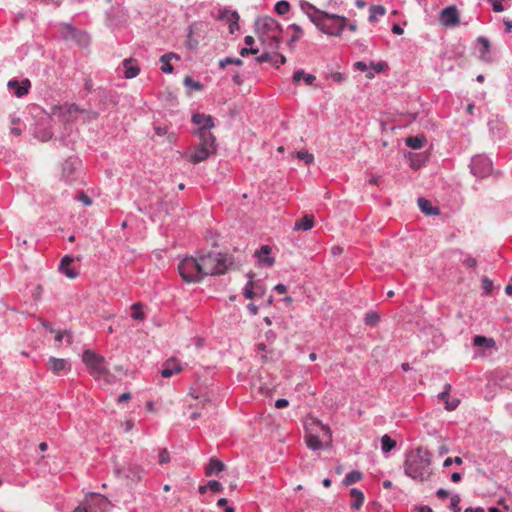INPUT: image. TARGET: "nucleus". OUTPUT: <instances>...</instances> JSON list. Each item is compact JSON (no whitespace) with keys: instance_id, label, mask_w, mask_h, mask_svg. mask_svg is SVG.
<instances>
[{"instance_id":"3","label":"nucleus","mask_w":512,"mask_h":512,"mask_svg":"<svg viewBox=\"0 0 512 512\" xmlns=\"http://www.w3.org/2000/svg\"><path fill=\"white\" fill-rule=\"evenodd\" d=\"M203 278L211 275H223L234 264V259L226 253H199Z\"/></svg>"},{"instance_id":"49","label":"nucleus","mask_w":512,"mask_h":512,"mask_svg":"<svg viewBox=\"0 0 512 512\" xmlns=\"http://www.w3.org/2000/svg\"><path fill=\"white\" fill-rule=\"evenodd\" d=\"M478 42L483 46V51L481 52V57L483 58L486 53H488L490 48V42L487 38L481 36L478 38Z\"/></svg>"},{"instance_id":"39","label":"nucleus","mask_w":512,"mask_h":512,"mask_svg":"<svg viewBox=\"0 0 512 512\" xmlns=\"http://www.w3.org/2000/svg\"><path fill=\"white\" fill-rule=\"evenodd\" d=\"M190 395H191L194 399L199 400V403H198V404H196L195 406L191 405L190 407H195V408H197V409H198V408H204V407H205V405H206L207 403H209V402H210V398H209L208 394H206V393H205V394H203L202 396L194 395L193 393H190Z\"/></svg>"},{"instance_id":"38","label":"nucleus","mask_w":512,"mask_h":512,"mask_svg":"<svg viewBox=\"0 0 512 512\" xmlns=\"http://www.w3.org/2000/svg\"><path fill=\"white\" fill-rule=\"evenodd\" d=\"M75 171V163L71 160H66L62 165V173L64 176L69 177Z\"/></svg>"},{"instance_id":"37","label":"nucleus","mask_w":512,"mask_h":512,"mask_svg":"<svg viewBox=\"0 0 512 512\" xmlns=\"http://www.w3.org/2000/svg\"><path fill=\"white\" fill-rule=\"evenodd\" d=\"M143 305L142 303H135L132 305V310H133V313H132V318L135 319V320H138V321H142L144 320L145 318V315L144 313L141 311Z\"/></svg>"},{"instance_id":"16","label":"nucleus","mask_w":512,"mask_h":512,"mask_svg":"<svg viewBox=\"0 0 512 512\" xmlns=\"http://www.w3.org/2000/svg\"><path fill=\"white\" fill-rule=\"evenodd\" d=\"M271 247L268 245L262 246L259 250L255 252V257L258 259L260 265L264 266H273L275 263V259L270 257Z\"/></svg>"},{"instance_id":"63","label":"nucleus","mask_w":512,"mask_h":512,"mask_svg":"<svg viewBox=\"0 0 512 512\" xmlns=\"http://www.w3.org/2000/svg\"><path fill=\"white\" fill-rule=\"evenodd\" d=\"M303 79H304V81H305V83L307 85H312L313 82L315 81L316 77L314 75H312V74H305L304 73Z\"/></svg>"},{"instance_id":"59","label":"nucleus","mask_w":512,"mask_h":512,"mask_svg":"<svg viewBox=\"0 0 512 512\" xmlns=\"http://www.w3.org/2000/svg\"><path fill=\"white\" fill-rule=\"evenodd\" d=\"M304 77V71L303 70H298L294 73L293 77H292V81L294 83H298L302 78Z\"/></svg>"},{"instance_id":"48","label":"nucleus","mask_w":512,"mask_h":512,"mask_svg":"<svg viewBox=\"0 0 512 512\" xmlns=\"http://www.w3.org/2000/svg\"><path fill=\"white\" fill-rule=\"evenodd\" d=\"M423 165V161L418 158L416 154H410V166L413 169H419Z\"/></svg>"},{"instance_id":"31","label":"nucleus","mask_w":512,"mask_h":512,"mask_svg":"<svg viewBox=\"0 0 512 512\" xmlns=\"http://www.w3.org/2000/svg\"><path fill=\"white\" fill-rule=\"evenodd\" d=\"M271 50H277L281 43V33H273L266 38V42H263Z\"/></svg>"},{"instance_id":"5","label":"nucleus","mask_w":512,"mask_h":512,"mask_svg":"<svg viewBox=\"0 0 512 512\" xmlns=\"http://www.w3.org/2000/svg\"><path fill=\"white\" fill-rule=\"evenodd\" d=\"M82 360L84 364L90 369L94 378L98 379L100 376H105L106 381L111 382V374L105 365L106 361L103 356L97 354L93 350L87 349L83 352Z\"/></svg>"},{"instance_id":"34","label":"nucleus","mask_w":512,"mask_h":512,"mask_svg":"<svg viewBox=\"0 0 512 512\" xmlns=\"http://www.w3.org/2000/svg\"><path fill=\"white\" fill-rule=\"evenodd\" d=\"M361 479L362 473L360 471L354 470L346 475V477L343 480V484L345 486H350Z\"/></svg>"},{"instance_id":"58","label":"nucleus","mask_w":512,"mask_h":512,"mask_svg":"<svg viewBox=\"0 0 512 512\" xmlns=\"http://www.w3.org/2000/svg\"><path fill=\"white\" fill-rule=\"evenodd\" d=\"M271 60V55L269 52H265L263 53L262 55H260L259 57L256 58V61L258 63H262V62H267V61H270Z\"/></svg>"},{"instance_id":"14","label":"nucleus","mask_w":512,"mask_h":512,"mask_svg":"<svg viewBox=\"0 0 512 512\" xmlns=\"http://www.w3.org/2000/svg\"><path fill=\"white\" fill-rule=\"evenodd\" d=\"M8 88L14 90V93L17 97H22L26 95L31 87V82L29 79H24L21 82L17 80H10L7 83Z\"/></svg>"},{"instance_id":"47","label":"nucleus","mask_w":512,"mask_h":512,"mask_svg":"<svg viewBox=\"0 0 512 512\" xmlns=\"http://www.w3.org/2000/svg\"><path fill=\"white\" fill-rule=\"evenodd\" d=\"M184 84H185V86H187V87H191V88H193L194 90H201V88H202V85H201L199 82L194 81V80H193L191 77H189V76H186V77L184 78Z\"/></svg>"},{"instance_id":"20","label":"nucleus","mask_w":512,"mask_h":512,"mask_svg":"<svg viewBox=\"0 0 512 512\" xmlns=\"http://www.w3.org/2000/svg\"><path fill=\"white\" fill-rule=\"evenodd\" d=\"M123 66L125 68L124 75L127 79H132L136 77L140 72V69L136 64V60L132 58L125 59L123 62Z\"/></svg>"},{"instance_id":"61","label":"nucleus","mask_w":512,"mask_h":512,"mask_svg":"<svg viewBox=\"0 0 512 512\" xmlns=\"http://www.w3.org/2000/svg\"><path fill=\"white\" fill-rule=\"evenodd\" d=\"M371 67H373L377 72H381V71H383L387 67V64L384 63V62H379L377 64H374L372 62L371 63Z\"/></svg>"},{"instance_id":"26","label":"nucleus","mask_w":512,"mask_h":512,"mask_svg":"<svg viewBox=\"0 0 512 512\" xmlns=\"http://www.w3.org/2000/svg\"><path fill=\"white\" fill-rule=\"evenodd\" d=\"M49 368L53 373H59L62 370H65L67 368V361L65 359L56 358V357H50L49 361Z\"/></svg>"},{"instance_id":"35","label":"nucleus","mask_w":512,"mask_h":512,"mask_svg":"<svg viewBox=\"0 0 512 512\" xmlns=\"http://www.w3.org/2000/svg\"><path fill=\"white\" fill-rule=\"evenodd\" d=\"M396 446V441L391 439L390 436L384 435L381 438V448L382 451L387 453L390 452L392 449H394Z\"/></svg>"},{"instance_id":"27","label":"nucleus","mask_w":512,"mask_h":512,"mask_svg":"<svg viewBox=\"0 0 512 512\" xmlns=\"http://www.w3.org/2000/svg\"><path fill=\"white\" fill-rule=\"evenodd\" d=\"M426 137L423 134L406 138L405 143L412 149H420L426 143Z\"/></svg>"},{"instance_id":"19","label":"nucleus","mask_w":512,"mask_h":512,"mask_svg":"<svg viewBox=\"0 0 512 512\" xmlns=\"http://www.w3.org/2000/svg\"><path fill=\"white\" fill-rule=\"evenodd\" d=\"M311 426H318L323 432V439L325 440V447L330 448L332 446V431L328 425L323 424L320 420L316 418L311 419Z\"/></svg>"},{"instance_id":"11","label":"nucleus","mask_w":512,"mask_h":512,"mask_svg":"<svg viewBox=\"0 0 512 512\" xmlns=\"http://www.w3.org/2000/svg\"><path fill=\"white\" fill-rule=\"evenodd\" d=\"M194 134L199 137L200 143L197 147L207 149L211 153H216L217 145L215 136L204 129H197L194 131Z\"/></svg>"},{"instance_id":"41","label":"nucleus","mask_w":512,"mask_h":512,"mask_svg":"<svg viewBox=\"0 0 512 512\" xmlns=\"http://www.w3.org/2000/svg\"><path fill=\"white\" fill-rule=\"evenodd\" d=\"M289 8H290V5L287 1L285 0H282V1H279L276 5H275V10L278 14L280 15H284L286 14L288 11H289Z\"/></svg>"},{"instance_id":"40","label":"nucleus","mask_w":512,"mask_h":512,"mask_svg":"<svg viewBox=\"0 0 512 512\" xmlns=\"http://www.w3.org/2000/svg\"><path fill=\"white\" fill-rule=\"evenodd\" d=\"M255 284L252 280H249L244 288V296L247 299H252L256 296L257 292H254Z\"/></svg>"},{"instance_id":"12","label":"nucleus","mask_w":512,"mask_h":512,"mask_svg":"<svg viewBox=\"0 0 512 512\" xmlns=\"http://www.w3.org/2000/svg\"><path fill=\"white\" fill-rule=\"evenodd\" d=\"M440 22L446 27H455L459 24V14L455 6H449L440 13Z\"/></svg>"},{"instance_id":"53","label":"nucleus","mask_w":512,"mask_h":512,"mask_svg":"<svg viewBox=\"0 0 512 512\" xmlns=\"http://www.w3.org/2000/svg\"><path fill=\"white\" fill-rule=\"evenodd\" d=\"M482 288L485 290V292L490 293L493 288V282L489 278L484 277L482 279Z\"/></svg>"},{"instance_id":"18","label":"nucleus","mask_w":512,"mask_h":512,"mask_svg":"<svg viewBox=\"0 0 512 512\" xmlns=\"http://www.w3.org/2000/svg\"><path fill=\"white\" fill-rule=\"evenodd\" d=\"M74 259L70 256H64L60 262L59 270L64 273L68 278L75 279L78 276V272L75 269L70 268V264Z\"/></svg>"},{"instance_id":"8","label":"nucleus","mask_w":512,"mask_h":512,"mask_svg":"<svg viewBox=\"0 0 512 512\" xmlns=\"http://www.w3.org/2000/svg\"><path fill=\"white\" fill-rule=\"evenodd\" d=\"M256 32L262 42H266V38L273 33H281V26L271 17H261L255 23Z\"/></svg>"},{"instance_id":"28","label":"nucleus","mask_w":512,"mask_h":512,"mask_svg":"<svg viewBox=\"0 0 512 512\" xmlns=\"http://www.w3.org/2000/svg\"><path fill=\"white\" fill-rule=\"evenodd\" d=\"M124 477L128 480L141 481V469L138 466L128 465L126 473H124Z\"/></svg>"},{"instance_id":"60","label":"nucleus","mask_w":512,"mask_h":512,"mask_svg":"<svg viewBox=\"0 0 512 512\" xmlns=\"http://www.w3.org/2000/svg\"><path fill=\"white\" fill-rule=\"evenodd\" d=\"M288 404H289L288 400H286L284 398H280V399L276 400V402H275V406L278 409L284 408V407L288 406Z\"/></svg>"},{"instance_id":"7","label":"nucleus","mask_w":512,"mask_h":512,"mask_svg":"<svg viewBox=\"0 0 512 512\" xmlns=\"http://www.w3.org/2000/svg\"><path fill=\"white\" fill-rule=\"evenodd\" d=\"M61 35L62 38L66 41H73L80 47H87L90 43L89 35L84 32L77 30L71 24L64 23L61 25Z\"/></svg>"},{"instance_id":"32","label":"nucleus","mask_w":512,"mask_h":512,"mask_svg":"<svg viewBox=\"0 0 512 512\" xmlns=\"http://www.w3.org/2000/svg\"><path fill=\"white\" fill-rule=\"evenodd\" d=\"M386 13V9L382 5H372L370 7V15H369V21L370 22H376L377 16H383Z\"/></svg>"},{"instance_id":"6","label":"nucleus","mask_w":512,"mask_h":512,"mask_svg":"<svg viewBox=\"0 0 512 512\" xmlns=\"http://www.w3.org/2000/svg\"><path fill=\"white\" fill-rule=\"evenodd\" d=\"M81 111V108L76 104L65 103L64 105H54L51 107V116H57L59 120L68 124L76 120L77 114Z\"/></svg>"},{"instance_id":"21","label":"nucleus","mask_w":512,"mask_h":512,"mask_svg":"<svg viewBox=\"0 0 512 512\" xmlns=\"http://www.w3.org/2000/svg\"><path fill=\"white\" fill-rule=\"evenodd\" d=\"M225 470V464L218 459H210L209 464L205 468L206 476L210 477L218 475Z\"/></svg>"},{"instance_id":"43","label":"nucleus","mask_w":512,"mask_h":512,"mask_svg":"<svg viewBox=\"0 0 512 512\" xmlns=\"http://www.w3.org/2000/svg\"><path fill=\"white\" fill-rule=\"evenodd\" d=\"M379 315L376 312L367 313L365 316V323L370 326H374L379 322Z\"/></svg>"},{"instance_id":"62","label":"nucleus","mask_w":512,"mask_h":512,"mask_svg":"<svg viewBox=\"0 0 512 512\" xmlns=\"http://www.w3.org/2000/svg\"><path fill=\"white\" fill-rule=\"evenodd\" d=\"M72 512H89V507L85 504L84 500L83 503L76 507Z\"/></svg>"},{"instance_id":"42","label":"nucleus","mask_w":512,"mask_h":512,"mask_svg":"<svg viewBox=\"0 0 512 512\" xmlns=\"http://www.w3.org/2000/svg\"><path fill=\"white\" fill-rule=\"evenodd\" d=\"M296 157L300 160L305 161L306 164H310L314 161V156L306 150L297 152Z\"/></svg>"},{"instance_id":"25","label":"nucleus","mask_w":512,"mask_h":512,"mask_svg":"<svg viewBox=\"0 0 512 512\" xmlns=\"http://www.w3.org/2000/svg\"><path fill=\"white\" fill-rule=\"evenodd\" d=\"M314 225V217L312 215H305L300 220L295 222L294 230H304L308 231L312 229Z\"/></svg>"},{"instance_id":"44","label":"nucleus","mask_w":512,"mask_h":512,"mask_svg":"<svg viewBox=\"0 0 512 512\" xmlns=\"http://www.w3.org/2000/svg\"><path fill=\"white\" fill-rule=\"evenodd\" d=\"M35 136L39 140L45 142V141H49L52 138L53 133L48 129H43V130L36 132Z\"/></svg>"},{"instance_id":"51","label":"nucleus","mask_w":512,"mask_h":512,"mask_svg":"<svg viewBox=\"0 0 512 512\" xmlns=\"http://www.w3.org/2000/svg\"><path fill=\"white\" fill-rule=\"evenodd\" d=\"M170 461L169 452L167 449L163 448L159 452V463L166 464Z\"/></svg>"},{"instance_id":"33","label":"nucleus","mask_w":512,"mask_h":512,"mask_svg":"<svg viewBox=\"0 0 512 512\" xmlns=\"http://www.w3.org/2000/svg\"><path fill=\"white\" fill-rule=\"evenodd\" d=\"M350 495H351V497H353L355 499V501L352 504V508L359 509L362 506L363 501H364L363 493L356 488H352L350 490Z\"/></svg>"},{"instance_id":"36","label":"nucleus","mask_w":512,"mask_h":512,"mask_svg":"<svg viewBox=\"0 0 512 512\" xmlns=\"http://www.w3.org/2000/svg\"><path fill=\"white\" fill-rule=\"evenodd\" d=\"M195 29H197L195 24L189 26V32L186 40V46L191 50L196 49L198 46V40L193 38V33Z\"/></svg>"},{"instance_id":"54","label":"nucleus","mask_w":512,"mask_h":512,"mask_svg":"<svg viewBox=\"0 0 512 512\" xmlns=\"http://www.w3.org/2000/svg\"><path fill=\"white\" fill-rule=\"evenodd\" d=\"M78 200L86 206H90L92 204L91 198L83 192L78 195Z\"/></svg>"},{"instance_id":"30","label":"nucleus","mask_w":512,"mask_h":512,"mask_svg":"<svg viewBox=\"0 0 512 512\" xmlns=\"http://www.w3.org/2000/svg\"><path fill=\"white\" fill-rule=\"evenodd\" d=\"M473 344L477 347L493 348L495 346V341L492 338L478 335L474 337Z\"/></svg>"},{"instance_id":"52","label":"nucleus","mask_w":512,"mask_h":512,"mask_svg":"<svg viewBox=\"0 0 512 512\" xmlns=\"http://www.w3.org/2000/svg\"><path fill=\"white\" fill-rule=\"evenodd\" d=\"M459 503H460V497L458 495H454L451 498V504H450V508L453 512H460Z\"/></svg>"},{"instance_id":"15","label":"nucleus","mask_w":512,"mask_h":512,"mask_svg":"<svg viewBox=\"0 0 512 512\" xmlns=\"http://www.w3.org/2000/svg\"><path fill=\"white\" fill-rule=\"evenodd\" d=\"M450 390H451V385L447 383L444 386V391L439 393V395H438L439 399L444 401L445 409L447 411H453V410L457 409V407L460 404V399H458V398L449 399V397H450V394H449Z\"/></svg>"},{"instance_id":"23","label":"nucleus","mask_w":512,"mask_h":512,"mask_svg":"<svg viewBox=\"0 0 512 512\" xmlns=\"http://www.w3.org/2000/svg\"><path fill=\"white\" fill-rule=\"evenodd\" d=\"M306 445L311 450H320L325 447V442L320 441L319 436L312 432L307 433L305 436Z\"/></svg>"},{"instance_id":"56","label":"nucleus","mask_w":512,"mask_h":512,"mask_svg":"<svg viewBox=\"0 0 512 512\" xmlns=\"http://www.w3.org/2000/svg\"><path fill=\"white\" fill-rule=\"evenodd\" d=\"M79 113H83L86 115L87 119H90V120H94L98 117V113L95 112V111H91V110H83L81 109V111Z\"/></svg>"},{"instance_id":"17","label":"nucleus","mask_w":512,"mask_h":512,"mask_svg":"<svg viewBox=\"0 0 512 512\" xmlns=\"http://www.w3.org/2000/svg\"><path fill=\"white\" fill-rule=\"evenodd\" d=\"M192 122L195 125L200 126L198 129H204L205 131L212 129L215 126L213 118L210 115H206V114H200V113L193 114Z\"/></svg>"},{"instance_id":"4","label":"nucleus","mask_w":512,"mask_h":512,"mask_svg":"<svg viewBox=\"0 0 512 512\" xmlns=\"http://www.w3.org/2000/svg\"><path fill=\"white\" fill-rule=\"evenodd\" d=\"M179 274L187 283H199L203 280L199 255L196 257L186 256L178 266Z\"/></svg>"},{"instance_id":"24","label":"nucleus","mask_w":512,"mask_h":512,"mask_svg":"<svg viewBox=\"0 0 512 512\" xmlns=\"http://www.w3.org/2000/svg\"><path fill=\"white\" fill-rule=\"evenodd\" d=\"M214 153L209 152L207 149L196 147V150L193 154H191L188 158L192 164H197L199 162L205 161L210 155Z\"/></svg>"},{"instance_id":"50","label":"nucleus","mask_w":512,"mask_h":512,"mask_svg":"<svg viewBox=\"0 0 512 512\" xmlns=\"http://www.w3.org/2000/svg\"><path fill=\"white\" fill-rule=\"evenodd\" d=\"M207 484L208 488L213 492H221L223 490L222 484L216 480H211Z\"/></svg>"},{"instance_id":"45","label":"nucleus","mask_w":512,"mask_h":512,"mask_svg":"<svg viewBox=\"0 0 512 512\" xmlns=\"http://www.w3.org/2000/svg\"><path fill=\"white\" fill-rule=\"evenodd\" d=\"M228 64L242 65L243 61L240 58L227 57L219 62L221 68H225Z\"/></svg>"},{"instance_id":"55","label":"nucleus","mask_w":512,"mask_h":512,"mask_svg":"<svg viewBox=\"0 0 512 512\" xmlns=\"http://www.w3.org/2000/svg\"><path fill=\"white\" fill-rule=\"evenodd\" d=\"M492 3L493 10L495 12H502L504 10L503 5L501 4L500 0H488Z\"/></svg>"},{"instance_id":"64","label":"nucleus","mask_w":512,"mask_h":512,"mask_svg":"<svg viewBox=\"0 0 512 512\" xmlns=\"http://www.w3.org/2000/svg\"><path fill=\"white\" fill-rule=\"evenodd\" d=\"M465 265L469 268H475L477 266V261L475 258L469 257L465 260Z\"/></svg>"},{"instance_id":"13","label":"nucleus","mask_w":512,"mask_h":512,"mask_svg":"<svg viewBox=\"0 0 512 512\" xmlns=\"http://www.w3.org/2000/svg\"><path fill=\"white\" fill-rule=\"evenodd\" d=\"M182 370L183 366L181 362L177 358L171 357L164 362L161 375L164 378H169L174 374L181 373Z\"/></svg>"},{"instance_id":"22","label":"nucleus","mask_w":512,"mask_h":512,"mask_svg":"<svg viewBox=\"0 0 512 512\" xmlns=\"http://www.w3.org/2000/svg\"><path fill=\"white\" fill-rule=\"evenodd\" d=\"M418 206L421 211L429 216H437L440 214V210L438 207H433L431 202L425 198L420 197L418 199Z\"/></svg>"},{"instance_id":"10","label":"nucleus","mask_w":512,"mask_h":512,"mask_svg":"<svg viewBox=\"0 0 512 512\" xmlns=\"http://www.w3.org/2000/svg\"><path fill=\"white\" fill-rule=\"evenodd\" d=\"M471 173L479 178H484L490 175L492 171V162L486 156H475L470 164Z\"/></svg>"},{"instance_id":"9","label":"nucleus","mask_w":512,"mask_h":512,"mask_svg":"<svg viewBox=\"0 0 512 512\" xmlns=\"http://www.w3.org/2000/svg\"><path fill=\"white\" fill-rule=\"evenodd\" d=\"M85 504L89 507V512H109L112 507L111 501L98 493H89L85 497Z\"/></svg>"},{"instance_id":"29","label":"nucleus","mask_w":512,"mask_h":512,"mask_svg":"<svg viewBox=\"0 0 512 512\" xmlns=\"http://www.w3.org/2000/svg\"><path fill=\"white\" fill-rule=\"evenodd\" d=\"M218 18L220 20H225L227 22H231L233 20L236 27L239 28V25H238L239 14L236 11H230V10L224 9L220 12Z\"/></svg>"},{"instance_id":"1","label":"nucleus","mask_w":512,"mask_h":512,"mask_svg":"<svg viewBox=\"0 0 512 512\" xmlns=\"http://www.w3.org/2000/svg\"><path fill=\"white\" fill-rule=\"evenodd\" d=\"M432 455L426 448L418 446L406 454L404 473L420 482L428 481L432 475Z\"/></svg>"},{"instance_id":"2","label":"nucleus","mask_w":512,"mask_h":512,"mask_svg":"<svg viewBox=\"0 0 512 512\" xmlns=\"http://www.w3.org/2000/svg\"><path fill=\"white\" fill-rule=\"evenodd\" d=\"M313 13L307 12L311 22H313L322 32L328 35L340 36L344 27L347 24V18L344 16L329 14L320 11L310 4H307Z\"/></svg>"},{"instance_id":"46","label":"nucleus","mask_w":512,"mask_h":512,"mask_svg":"<svg viewBox=\"0 0 512 512\" xmlns=\"http://www.w3.org/2000/svg\"><path fill=\"white\" fill-rule=\"evenodd\" d=\"M127 467L124 464H120L118 462H114V469L113 473L116 477L124 476V473H126Z\"/></svg>"},{"instance_id":"57","label":"nucleus","mask_w":512,"mask_h":512,"mask_svg":"<svg viewBox=\"0 0 512 512\" xmlns=\"http://www.w3.org/2000/svg\"><path fill=\"white\" fill-rule=\"evenodd\" d=\"M163 63L161 70L164 73H171L173 71V66L170 64L169 60L161 61Z\"/></svg>"}]
</instances>
